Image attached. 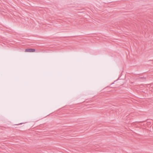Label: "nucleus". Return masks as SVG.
<instances>
[{
    "mask_svg": "<svg viewBox=\"0 0 153 153\" xmlns=\"http://www.w3.org/2000/svg\"><path fill=\"white\" fill-rule=\"evenodd\" d=\"M114 82H113V83H112V84H111V85H112V84H114Z\"/></svg>",
    "mask_w": 153,
    "mask_h": 153,
    "instance_id": "2",
    "label": "nucleus"
},
{
    "mask_svg": "<svg viewBox=\"0 0 153 153\" xmlns=\"http://www.w3.org/2000/svg\"><path fill=\"white\" fill-rule=\"evenodd\" d=\"M35 50L34 49L32 48H27L25 50L26 52H35Z\"/></svg>",
    "mask_w": 153,
    "mask_h": 153,
    "instance_id": "1",
    "label": "nucleus"
}]
</instances>
